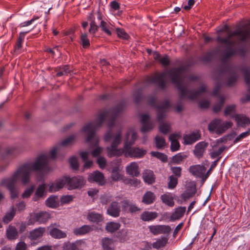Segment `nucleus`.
Listing matches in <instances>:
<instances>
[{"label": "nucleus", "mask_w": 250, "mask_h": 250, "mask_svg": "<svg viewBox=\"0 0 250 250\" xmlns=\"http://www.w3.org/2000/svg\"><path fill=\"white\" fill-rule=\"evenodd\" d=\"M49 158L47 154H41L34 162H28L20 166L10 178L2 180L1 185L6 187L9 190L11 198L18 196L17 184L20 180L23 185L29 183L32 171H44L48 170Z\"/></svg>", "instance_id": "f257e3e1"}, {"label": "nucleus", "mask_w": 250, "mask_h": 250, "mask_svg": "<svg viewBox=\"0 0 250 250\" xmlns=\"http://www.w3.org/2000/svg\"><path fill=\"white\" fill-rule=\"evenodd\" d=\"M169 77L173 83L176 86L180 93L181 98H187L190 100H195L200 94L206 91V87L202 86L197 91H188L186 89V84L185 83L187 80L190 81L196 79L194 77L187 78L185 76L184 69L181 67L177 68H173L169 70H165L160 74H155L148 77L146 82L148 83H155L158 86L164 88L166 85L165 79L167 77Z\"/></svg>", "instance_id": "f03ea898"}, {"label": "nucleus", "mask_w": 250, "mask_h": 250, "mask_svg": "<svg viewBox=\"0 0 250 250\" xmlns=\"http://www.w3.org/2000/svg\"><path fill=\"white\" fill-rule=\"evenodd\" d=\"M112 139L111 146L106 148L107 155L109 157H119L124 154L125 157L141 158L143 157L146 153L145 149L137 147H133L130 145L128 139V134H127L126 141H125L123 148H118V146L121 143L122 131L119 130L116 134L112 136L111 131L107 132L104 136L106 142L109 141Z\"/></svg>", "instance_id": "7ed1b4c3"}, {"label": "nucleus", "mask_w": 250, "mask_h": 250, "mask_svg": "<svg viewBox=\"0 0 250 250\" xmlns=\"http://www.w3.org/2000/svg\"><path fill=\"white\" fill-rule=\"evenodd\" d=\"M116 115L113 114V111H103L99 112L96 119L92 123L85 125L82 129V131L87 135V143L94 142V146H96L99 143V139L95 137V131L102 125L105 120L110 121L108 126L111 129L115 124Z\"/></svg>", "instance_id": "20e7f679"}, {"label": "nucleus", "mask_w": 250, "mask_h": 250, "mask_svg": "<svg viewBox=\"0 0 250 250\" xmlns=\"http://www.w3.org/2000/svg\"><path fill=\"white\" fill-rule=\"evenodd\" d=\"M235 36H237L238 39L242 42L250 40V28L248 24H246L242 27L238 28L235 31L229 32L226 38H223L220 36L217 37L216 41L217 42L226 44L230 48L226 51V58L236 54V51L234 48L236 43V41L234 39Z\"/></svg>", "instance_id": "39448f33"}, {"label": "nucleus", "mask_w": 250, "mask_h": 250, "mask_svg": "<svg viewBox=\"0 0 250 250\" xmlns=\"http://www.w3.org/2000/svg\"><path fill=\"white\" fill-rule=\"evenodd\" d=\"M232 125V123L230 121L222 122L221 119H216L210 123L208 125V129L210 132H214L218 134H220L231 127Z\"/></svg>", "instance_id": "423d86ee"}, {"label": "nucleus", "mask_w": 250, "mask_h": 250, "mask_svg": "<svg viewBox=\"0 0 250 250\" xmlns=\"http://www.w3.org/2000/svg\"><path fill=\"white\" fill-rule=\"evenodd\" d=\"M148 102L150 105L156 108L158 112L157 120L160 122L164 118L165 112L170 106L169 102L166 100L163 104L157 105L155 98L153 97L149 98Z\"/></svg>", "instance_id": "0eeeda50"}, {"label": "nucleus", "mask_w": 250, "mask_h": 250, "mask_svg": "<svg viewBox=\"0 0 250 250\" xmlns=\"http://www.w3.org/2000/svg\"><path fill=\"white\" fill-rule=\"evenodd\" d=\"M75 139L76 136L75 135H71L58 145L53 147L49 152V155L51 158L55 159L57 153L61 151L62 147H66L72 145L74 143Z\"/></svg>", "instance_id": "6e6552de"}, {"label": "nucleus", "mask_w": 250, "mask_h": 250, "mask_svg": "<svg viewBox=\"0 0 250 250\" xmlns=\"http://www.w3.org/2000/svg\"><path fill=\"white\" fill-rule=\"evenodd\" d=\"M75 139L76 136L75 135H71L58 145L53 147L49 152V155L51 158L55 159L57 153L61 151L62 147H66L72 145L74 143Z\"/></svg>", "instance_id": "1a4fd4ad"}, {"label": "nucleus", "mask_w": 250, "mask_h": 250, "mask_svg": "<svg viewBox=\"0 0 250 250\" xmlns=\"http://www.w3.org/2000/svg\"><path fill=\"white\" fill-rule=\"evenodd\" d=\"M149 230L153 235L160 234H168L171 230V227L168 225H151L148 227Z\"/></svg>", "instance_id": "9d476101"}, {"label": "nucleus", "mask_w": 250, "mask_h": 250, "mask_svg": "<svg viewBox=\"0 0 250 250\" xmlns=\"http://www.w3.org/2000/svg\"><path fill=\"white\" fill-rule=\"evenodd\" d=\"M67 180L66 184L68 186V189L77 188L83 186L85 183L82 177H74L72 178L64 177Z\"/></svg>", "instance_id": "9b49d317"}, {"label": "nucleus", "mask_w": 250, "mask_h": 250, "mask_svg": "<svg viewBox=\"0 0 250 250\" xmlns=\"http://www.w3.org/2000/svg\"><path fill=\"white\" fill-rule=\"evenodd\" d=\"M116 201H113L107 210V214L112 217H117L119 216L120 213V207L119 206V200H121L119 197H116Z\"/></svg>", "instance_id": "f8f14e48"}, {"label": "nucleus", "mask_w": 250, "mask_h": 250, "mask_svg": "<svg viewBox=\"0 0 250 250\" xmlns=\"http://www.w3.org/2000/svg\"><path fill=\"white\" fill-rule=\"evenodd\" d=\"M67 180L64 177L57 179L48 185L49 192H55L62 188L66 184Z\"/></svg>", "instance_id": "ddd939ff"}, {"label": "nucleus", "mask_w": 250, "mask_h": 250, "mask_svg": "<svg viewBox=\"0 0 250 250\" xmlns=\"http://www.w3.org/2000/svg\"><path fill=\"white\" fill-rule=\"evenodd\" d=\"M50 218V215L48 212H40L34 214L29 220V225L37 222L39 224L44 223L46 222Z\"/></svg>", "instance_id": "4468645a"}, {"label": "nucleus", "mask_w": 250, "mask_h": 250, "mask_svg": "<svg viewBox=\"0 0 250 250\" xmlns=\"http://www.w3.org/2000/svg\"><path fill=\"white\" fill-rule=\"evenodd\" d=\"M141 121L143 125L141 131L144 133L150 131L154 127V123L149 121V116L146 114L142 115Z\"/></svg>", "instance_id": "2eb2a0df"}, {"label": "nucleus", "mask_w": 250, "mask_h": 250, "mask_svg": "<svg viewBox=\"0 0 250 250\" xmlns=\"http://www.w3.org/2000/svg\"><path fill=\"white\" fill-rule=\"evenodd\" d=\"M88 180L89 182H96L101 186L104 185L105 183L104 174L99 171H95L91 173Z\"/></svg>", "instance_id": "dca6fc26"}, {"label": "nucleus", "mask_w": 250, "mask_h": 250, "mask_svg": "<svg viewBox=\"0 0 250 250\" xmlns=\"http://www.w3.org/2000/svg\"><path fill=\"white\" fill-rule=\"evenodd\" d=\"M201 138V134L199 131L191 132L186 134L184 136V144L186 145H191Z\"/></svg>", "instance_id": "f3484780"}, {"label": "nucleus", "mask_w": 250, "mask_h": 250, "mask_svg": "<svg viewBox=\"0 0 250 250\" xmlns=\"http://www.w3.org/2000/svg\"><path fill=\"white\" fill-rule=\"evenodd\" d=\"M208 146V143L204 141L200 142L197 144L193 150L194 155L198 158H201L205 153Z\"/></svg>", "instance_id": "a211bd4d"}, {"label": "nucleus", "mask_w": 250, "mask_h": 250, "mask_svg": "<svg viewBox=\"0 0 250 250\" xmlns=\"http://www.w3.org/2000/svg\"><path fill=\"white\" fill-rule=\"evenodd\" d=\"M232 117L234 118L238 126L245 127L250 124V118L244 114H235Z\"/></svg>", "instance_id": "6ab92c4d"}, {"label": "nucleus", "mask_w": 250, "mask_h": 250, "mask_svg": "<svg viewBox=\"0 0 250 250\" xmlns=\"http://www.w3.org/2000/svg\"><path fill=\"white\" fill-rule=\"evenodd\" d=\"M181 137L180 133H173L169 137V140L171 142L170 148L172 151L178 150L180 147V144L178 140Z\"/></svg>", "instance_id": "aec40b11"}, {"label": "nucleus", "mask_w": 250, "mask_h": 250, "mask_svg": "<svg viewBox=\"0 0 250 250\" xmlns=\"http://www.w3.org/2000/svg\"><path fill=\"white\" fill-rule=\"evenodd\" d=\"M126 172L132 177H138L140 174L138 164L135 162H131L126 166Z\"/></svg>", "instance_id": "412c9836"}, {"label": "nucleus", "mask_w": 250, "mask_h": 250, "mask_svg": "<svg viewBox=\"0 0 250 250\" xmlns=\"http://www.w3.org/2000/svg\"><path fill=\"white\" fill-rule=\"evenodd\" d=\"M206 168L204 165L191 166L189 168V172L194 176L201 177L205 173Z\"/></svg>", "instance_id": "4be33fe9"}, {"label": "nucleus", "mask_w": 250, "mask_h": 250, "mask_svg": "<svg viewBox=\"0 0 250 250\" xmlns=\"http://www.w3.org/2000/svg\"><path fill=\"white\" fill-rule=\"evenodd\" d=\"M45 232V229L39 227L31 231L29 233L28 238L31 241L38 240L41 239Z\"/></svg>", "instance_id": "5701e85b"}, {"label": "nucleus", "mask_w": 250, "mask_h": 250, "mask_svg": "<svg viewBox=\"0 0 250 250\" xmlns=\"http://www.w3.org/2000/svg\"><path fill=\"white\" fill-rule=\"evenodd\" d=\"M122 203V209L125 212L135 213L141 210V209L135 205L132 204L128 200H125Z\"/></svg>", "instance_id": "b1692460"}, {"label": "nucleus", "mask_w": 250, "mask_h": 250, "mask_svg": "<svg viewBox=\"0 0 250 250\" xmlns=\"http://www.w3.org/2000/svg\"><path fill=\"white\" fill-rule=\"evenodd\" d=\"M46 187L47 185L44 183L38 186L33 198L34 201H36L39 199L43 197L46 195L47 192Z\"/></svg>", "instance_id": "393cba45"}, {"label": "nucleus", "mask_w": 250, "mask_h": 250, "mask_svg": "<svg viewBox=\"0 0 250 250\" xmlns=\"http://www.w3.org/2000/svg\"><path fill=\"white\" fill-rule=\"evenodd\" d=\"M186 210V207H179L175 208L174 211L170 216V221L174 222L183 217Z\"/></svg>", "instance_id": "a878e982"}, {"label": "nucleus", "mask_w": 250, "mask_h": 250, "mask_svg": "<svg viewBox=\"0 0 250 250\" xmlns=\"http://www.w3.org/2000/svg\"><path fill=\"white\" fill-rule=\"evenodd\" d=\"M49 234L54 238L61 239L65 238L67 236L65 232L58 229L53 228L51 226L49 227Z\"/></svg>", "instance_id": "bb28decb"}, {"label": "nucleus", "mask_w": 250, "mask_h": 250, "mask_svg": "<svg viewBox=\"0 0 250 250\" xmlns=\"http://www.w3.org/2000/svg\"><path fill=\"white\" fill-rule=\"evenodd\" d=\"M103 250H114V241L112 239L104 237L101 240Z\"/></svg>", "instance_id": "cd10ccee"}, {"label": "nucleus", "mask_w": 250, "mask_h": 250, "mask_svg": "<svg viewBox=\"0 0 250 250\" xmlns=\"http://www.w3.org/2000/svg\"><path fill=\"white\" fill-rule=\"evenodd\" d=\"M168 239L167 237L162 236L156 239V241L153 242L152 246L153 248L159 249L165 247L168 242Z\"/></svg>", "instance_id": "c85d7f7f"}, {"label": "nucleus", "mask_w": 250, "mask_h": 250, "mask_svg": "<svg viewBox=\"0 0 250 250\" xmlns=\"http://www.w3.org/2000/svg\"><path fill=\"white\" fill-rule=\"evenodd\" d=\"M87 219L91 222L98 224L103 220L102 215L94 211H91L88 213Z\"/></svg>", "instance_id": "c756f323"}, {"label": "nucleus", "mask_w": 250, "mask_h": 250, "mask_svg": "<svg viewBox=\"0 0 250 250\" xmlns=\"http://www.w3.org/2000/svg\"><path fill=\"white\" fill-rule=\"evenodd\" d=\"M90 152L88 151H82L80 152V156L83 161L84 163L83 165V169H88L93 165V162L88 160V156Z\"/></svg>", "instance_id": "7c9ffc66"}, {"label": "nucleus", "mask_w": 250, "mask_h": 250, "mask_svg": "<svg viewBox=\"0 0 250 250\" xmlns=\"http://www.w3.org/2000/svg\"><path fill=\"white\" fill-rule=\"evenodd\" d=\"M93 230L92 228L89 225H83L80 228H77L73 229V233L76 235H83Z\"/></svg>", "instance_id": "2f4dec72"}, {"label": "nucleus", "mask_w": 250, "mask_h": 250, "mask_svg": "<svg viewBox=\"0 0 250 250\" xmlns=\"http://www.w3.org/2000/svg\"><path fill=\"white\" fill-rule=\"evenodd\" d=\"M99 27L104 33L108 36L111 35L113 28L110 23L104 21H102L99 24Z\"/></svg>", "instance_id": "473e14b6"}, {"label": "nucleus", "mask_w": 250, "mask_h": 250, "mask_svg": "<svg viewBox=\"0 0 250 250\" xmlns=\"http://www.w3.org/2000/svg\"><path fill=\"white\" fill-rule=\"evenodd\" d=\"M6 236L9 240H15L18 237V232L16 228L9 225L6 229Z\"/></svg>", "instance_id": "72a5a7b5"}, {"label": "nucleus", "mask_w": 250, "mask_h": 250, "mask_svg": "<svg viewBox=\"0 0 250 250\" xmlns=\"http://www.w3.org/2000/svg\"><path fill=\"white\" fill-rule=\"evenodd\" d=\"M143 178L144 182L148 184H151L155 182V176L152 171L146 170L143 173Z\"/></svg>", "instance_id": "f704fd0d"}, {"label": "nucleus", "mask_w": 250, "mask_h": 250, "mask_svg": "<svg viewBox=\"0 0 250 250\" xmlns=\"http://www.w3.org/2000/svg\"><path fill=\"white\" fill-rule=\"evenodd\" d=\"M162 202L166 205L173 207L174 205L173 196L171 193H167L162 195L161 197Z\"/></svg>", "instance_id": "c9c22d12"}, {"label": "nucleus", "mask_w": 250, "mask_h": 250, "mask_svg": "<svg viewBox=\"0 0 250 250\" xmlns=\"http://www.w3.org/2000/svg\"><path fill=\"white\" fill-rule=\"evenodd\" d=\"M158 216V213L156 212L145 211L141 216V218L144 221H150Z\"/></svg>", "instance_id": "e433bc0d"}, {"label": "nucleus", "mask_w": 250, "mask_h": 250, "mask_svg": "<svg viewBox=\"0 0 250 250\" xmlns=\"http://www.w3.org/2000/svg\"><path fill=\"white\" fill-rule=\"evenodd\" d=\"M87 19L90 21V27L88 32L90 34L94 36L100 27L96 24L95 21L94 20V18L92 16H88Z\"/></svg>", "instance_id": "4c0bfd02"}, {"label": "nucleus", "mask_w": 250, "mask_h": 250, "mask_svg": "<svg viewBox=\"0 0 250 250\" xmlns=\"http://www.w3.org/2000/svg\"><path fill=\"white\" fill-rule=\"evenodd\" d=\"M45 203L47 207L55 208L59 205L58 198L57 196L51 195L46 199Z\"/></svg>", "instance_id": "58836bf2"}, {"label": "nucleus", "mask_w": 250, "mask_h": 250, "mask_svg": "<svg viewBox=\"0 0 250 250\" xmlns=\"http://www.w3.org/2000/svg\"><path fill=\"white\" fill-rule=\"evenodd\" d=\"M121 225L119 223L110 222L106 224L105 229L109 232H114L120 229Z\"/></svg>", "instance_id": "ea45409f"}, {"label": "nucleus", "mask_w": 250, "mask_h": 250, "mask_svg": "<svg viewBox=\"0 0 250 250\" xmlns=\"http://www.w3.org/2000/svg\"><path fill=\"white\" fill-rule=\"evenodd\" d=\"M155 200V195L151 191L146 192L143 196L142 202L148 205L152 203Z\"/></svg>", "instance_id": "a19ab883"}, {"label": "nucleus", "mask_w": 250, "mask_h": 250, "mask_svg": "<svg viewBox=\"0 0 250 250\" xmlns=\"http://www.w3.org/2000/svg\"><path fill=\"white\" fill-rule=\"evenodd\" d=\"M111 177L114 181L123 180L124 179V176L119 172V168L118 167H114L112 169Z\"/></svg>", "instance_id": "79ce46f5"}, {"label": "nucleus", "mask_w": 250, "mask_h": 250, "mask_svg": "<svg viewBox=\"0 0 250 250\" xmlns=\"http://www.w3.org/2000/svg\"><path fill=\"white\" fill-rule=\"evenodd\" d=\"M15 214V209L13 207L10 208L9 211L7 212L3 217V221L4 223L7 224L10 222Z\"/></svg>", "instance_id": "37998d69"}, {"label": "nucleus", "mask_w": 250, "mask_h": 250, "mask_svg": "<svg viewBox=\"0 0 250 250\" xmlns=\"http://www.w3.org/2000/svg\"><path fill=\"white\" fill-rule=\"evenodd\" d=\"M86 246V244L84 241L77 240L73 242V250H84Z\"/></svg>", "instance_id": "c03bdc74"}, {"label": "nucleus", "mask_w": 250, "mask_h": 250, "mask_svg": "<svg viewBox=\"0 0 250 250\" xmlns=\"http://www.w3.org/2000/svg\"><path fill=\"white\" fill-rule=\"evenodd\" d=\"M127 134H128V143L130 145H133L137 138V135L133 130H130L128 131L126 134V137Z\"/></svg>", "instance_id": "a18cd8bd"}, {"label": "nucleus", "mask_w": 250, "mask_h": 250, "mask_svg": "<svg viewBox=\"0 0 250 250\" xmlns=\"http://www.w3.org/2000/svg\"><path fill=\"white\" fill-rule=\"evenodd\" d=\"M155 144L157 148L161 149L163 148L166 144L165 139L160 136H157L155 137Z\"/></svg>", "instance_id": "49530a36"}, {"label": "nucleus", "mask_w": 250, "mask_h": 250, "mask_svg": "<svg viewBox=\"0 0 250 250\" xmlns=\"http://www.w3.org/2000/svg\"><path fill=\"white\" fill-rule=\"evenodd\" d=\"M81 41L83 48H87L90 45L89 40L87 38V33L84 32L81 35Z\"/></svg>", "instance_id": "de8ad7c7"}, {"label": "nucleus", "mask_w": 250, "mask_h": 250, "mask_svg": "<svg viewBox=\"0 0 250 250\" xmlns=\"http://www.w3.org/2000/svg\"><path fill=\"white\" fill-rule=\"evenodd\" d=\"M169 182L168 183V187L170 189L174 188L177 185L178 178L171 175L169 177Z\"/></svg>", "instance_id": "09e8293b"}, {"label": "nucleus", "mask_w": 250, "mask_h": 250, "mask_svg": "<svg viewBox=\"0 0 250 250\" xmlns=\"http://www.w3.org/2000/svg\"><path fill=\"white\" fill-rule=\"evenodd\" d=\"M150 154L151 156L157 158L158 159L161 160L162 162H165L167 161V156L164 153L159 152L152 151L151 152Z\"/></svg>", "instance_id": "8fccbe9b"}, {"label": "nucleus", "mask_w": 250, "mask_h": 250, "mask_svg": "<svg viewBox=\"0 0 250 250\" xmlns=\"http://www.w3.org/2000/svg\"><path fill=\"white\" fill-rule=\"evenodd\" d=\"M89 16H92L94 18V20L95 21V18H96L98 21H100L103 20L104 15L101 11L100 9H98L95 12H91Z\"/></svg>", "instance_id": "3c124183"}, {"label": "nucleus", "mask_w": 250, "mask_h": 250, "mask_svg": "<svg viewBox=\"0 0 250 250\" xmlns=\"http://www.w3.org/2000/svg\"><path fill=\"white\" fill-rule=\"evenodd\" d=\"M235 110L236 106L235 104L228 105L224 110V115L226 116L231 115L235 112Z\"/></svg>", "instance_id": "603ef678"}, {"label": "nucleus", "mask_w": 250, "mask_h": 250, "mask_svg": "<svg viewBox=\"0 0 250 250\" xmlns=\"http://www.w3.org/2000/svg\"><path fill=\"white\" fill-rule=\"evenodd\" d=\"M159 130L164 134H167L170 130V125L167 123H162L160 125Z\"/></svg>", "instance_id": "864d4df0"}, {"label": "nucleus", "mask_w": 250, "mask_h": 250, "mask_svg": "<svg viewBox=\"0 0 250 250\" xmlns=\"http://www.w3.org/2000/svg\"><path fill=\"white\" fill-rule=\"evenodd\" d=\"M238 76L235 72H233L230 74V77L228 79L227 84L229 86L233 85L237 79Z\"/></svg>", "instance_id": "5fc2aeb1"}, {"label": "nucleus", "mask_w": 250, "mask_h": 250, "mask_svg": "<svg viewBox=\"0 0 250 250\" xmlns=\"http://www.w3.org/2000/svg\"><path fill=\"white\" fill-rule=\"evenodd\" d=\"M245 76V80L247 84L249 86V90L250 91V72L248 69H243Z\"/></svg>", "instance_id": "6e6d98bb"}, {"label": "nucleus", "mask_w": 250, "mask_h": 250, "mask_svg": "<svg viewBox=\"0 0 250 250\" xmlns=\"http://www.w3.org/2000/svg\"><path fill=\"white\" fill-rule=\"evenodd\" d=\"M226 147L225 146H222L220 147L217 150L213 151L210 154V157L212 159L216 158L219 156L223 151L225 150Z\"/></svg>", "instance_id": "4d7b16f0"}, {"label": "nucleus", "mask_w": 250, "mask_h": 250, "mask_svg": "<svg viewBox=\"0 0 250 250\" xmlns=\"http://www.w3.org/2000/svg\"><path fill=\"white\" fill-rule=\"evenodd\" d=\"M71 167L74 169H77L79 167L78 159L76 157L72 156L69 159Z\"/></svg>", "instance_id": "13d9d810"}, {"label": "nucleus", "mask_w": 250, "mask_h": 250, "mask_svg": "<svg viewBox=\"0 0 250 250\" xmlns=\"http://www.w3.org/2000/svg\"><path fill=\"white\" fill-rule=\"evenodd\" d=\"M34 189V185L31 186L29 188H27L22 194L23 198H27L30 196Z\"/></svg>", "instance_id": "bf43d9fd"}, {"label": "nucleus", "mask_w": 250, "mask_h": 250, "mask_svg": "<svg viewBox=\"0 0 250 250\" xmlns=\"http://www.w3.org/2000/svg\"><path fill=\"white\" fill-rule=\"evenodd\" d=\"M117 34L118 37L123 39H127L128 38V34L123 29L117 28L116 29Z\"/></svg>", "instance_id": "052dcab7"}, {"label": "nucleus", "mask_w": 250, "mask_h": 250, "mask_svg": "<svg viewBox=\"0 0 250 250\" xmlns=\"http://www.w3.org/2000/svg\"><path fill=\"white\" fill-rule=\"evenodd\" d=\"M39 18L38 16L33 17L30 20L23 22L20 24V27H24L32 24L35 21Z\"/></svg>", "instance_id": "680f3d73"}, {"label": "nucleus", "mask_w": 250, "mask_h": 250, "mask_svg": "<svg viewBox=\"0 0 250 250\" xmlns=\"http://www.w3.org/2000/svg\"><path fill=\"white\" fill-rule=\"evenodd\" d=\"M159 62L163 66H167L170 63L169 57L167 55L161 56Z\"/></svg>", "instance_id": "e2e57ef3"}, {"label": "nucleus", "mask_w": 250, "mask_h": 250, "mask_svg": "<svg viewBox=\"0 0 250 250\" xmlns=\"http://www.w3.org/2000/svg\"><path fill=\"white\" fill-rule=\"evenodd\" d=\"M219 100H220V103L218 104H216V105H214V106L213 107V111L215 112H218V111H219L221 110V109L223 105V104L224 103L225 99L223 96H220Z\"/></svg>", "instance_id": "0e129e2a"}, {"label": "nucleus", "mask_w": 250, "mask_h": 250, "mask_svg": "<svg viewBox=\"0 0 250 250\" xmlns=\"http://www.w3.org/2000/svg\"><path fill=\"white\" fill-rule=\"evenodd\" d=\"M185 158V156L178 153L173 157L172 161L176 164H180Z\"/></svg>", "instance_id": "69168bd1"}, {"label": "nucleus", "mask_w": 250, "mask_h": 250, "mask_svg": "<svg viewBox=\"0 0 250 250\" xmlns=\"http://www.w3.org/2000/svg\"><path fill=\"white\" fill-rule=\"evenodd\" d=\"M170 169L176 177L179 178L181 176L182 169L180 167H171Z\"/></svg>", "instance_id": "338daca9"}, {"label": "nucleus", "mask_w": 250, "mask_h": 250, "mask_svg": "<svg viewBox=\"0 0 250 250\" xmlns=\"http://www.w3.org/2000/svg\"><path fill=\"white\" fill-rule=\"evenodd\" d=\"M97 164L101 168H104L106 165V160L103 157H99L97 159Z\"/></svg>", "instance_id": "774afa93"}]
</instances>
